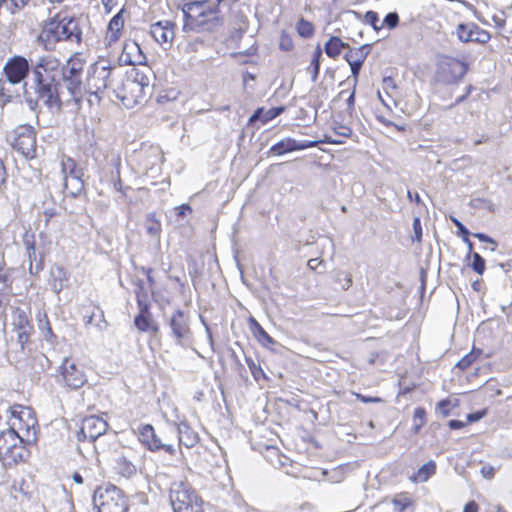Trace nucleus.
<instances>
[{"mask_svg": "<svg viewBox=\"0 0 512 512\" xmlns=\"http://www.w3.org/2000/svg\"><path fill=\"white\" fill-rule=\"evenodd\" d=\"M184 32L215 33L224 24L219 4L212 0H188L181 8Z\"/></svg>", "mask_w": 512, "mask_h": 512, "instance_id": "1", "label": "nucleus"}, {"mask_svg": "<svg viewBox=\"0 0 512 512\" xmlns=\"http://www.w3.org/2000/svg\"><path fill=\"white\" fill-rule=\"evenodd\" d=\"M30 441L14 430L0 432V462L5 467H13L29 460L31 452L28 448Z\"/></svg>", "mask_w": 512, "mask_h": 512, "instance_id": "2", "label": "nucleus"}, {"mask_svg": "<svg viewBox=\"0 0 512 512\" xmlns=\"http://www.w3.org/2000/svg\"><path fill=\"white\" fill-rule=\"evenodd\" d=\"M114 66L107 58L100 57L90 65L86 77V89L89 95L100 100L101 95L113 82Z\"/></svg>", "mask_w": 512, "mask_h": 512, "instance_id": "3", "label": "nucleus"}, {"mask_svg": "<svg viewBox=\"0 0 512 512\" xmlns=\"http://www.w3.org/2000/svg\"><path fill=\"white\" fill-rule=\"evenodd\" d=\"M170 503L174 512H204V501L187 482H178L170 490Z\"/></svg>", "mask_w": 512, "mask_h": 512, "instance_id": "4", "label": "nucleus"}, {"mask_svg": "<svg viewBox=\"0 0 512 512\" xmlns=\"http://www.w3.org/2000/svg\"><path fill=\"white\" fill-rule=\"evenodd\" d=\"M10 427L15 433L25 437L27 441L34 440L38 431V419L35 411L28 406L14 404L10 407Z\"/></svg>", "mask_w": 512, "mask_h": 512, "instance_id": "5", "label": "nucleus"}, {"mask_svg": "<svg viewBox=\"0 0 512 512\" xmlns=\"http://www.w3.org/2000/svg\"><path fill=\"white\" fill-rule=\"evenodd\" d=\"M97 512H128V499L122 490L114 485L99 487L94 494Z\"/></svg>", "mask_w": 512, "mask_h": 512, "instance_id": "6", "label": "nucleus"}, {"mask_svg": "<svg viewBox=\"0 0 512 512\" xmlns=\"http://www.w3.org/2000/svg\"><path fill=\"white\" fill-rule=\"evenodd\" d=\"M149 85V78L142 72L134 70L122 82L117 97L125 106H132L141 102Z\"/></svg>", "mask_w": 512, "mask_h": 512, "instance_id": "7", "label": "nucleus"}, {"mask_svg": "<svg viewBox=\"0 0 512 512\" xmlns=\"http://www.w3.org/2000/svg\"><path fill=\"white\" fill-rule=\"evenodd\" d=\"M61 170L64 174V191L71 197L85 193L84 169L70 156L61 159Z\"/></svg>", "mask_w": 512, "mask_h": 512, "instance_id": "8", "label": "nucleus"}, {"mask_svg": "<svg viewBox=\"0 0 512 512\" xmlns=\"http://www.w3.org/2000/svg\"><path fill=\"white\" fill-rule=\"evenodd\" d=\"M58 65V61L52 57H42L35 70L36 80H37V93L40 99L44 101V103L50 108H60L61 100L56 92V88L51 84L46 82L43 79L42 73L39 69L47 70L49 68L53 69Z\"/></svg>", "mask_w": 512, "mask_h": 512, "instance_id": "9", "label": "nucleus"}, {"mask_svg": "<svg viewBox=\"0 0 512 512\" xmlns=\"http://www.w3.org/2000/svg\"><path fill=\"white\" fill-rule=\"evenodd\" d=\"M468 64L456 57L442 55L436 63V76L445 84L458 83L467 73Z\"/></svg>", "mask_w": 512, "mask_h": 512, "instance_id": "10", "label": "nucleus"}, {"mask_svg": "<svg viewBox=\"0 0 512 512\" xmlns=\"http://www.w3.org/2000/svg\"><path fill=\"white\" fill-rule=\"evenodd\" d=\"M12 148L27 160L37 156L36 132L29 125L18 126L10 141Z\"/></svg>", "mask_w": 512, "mask_h": 512, "instance_id": "11", "label": "nucleus"}, {"mask_svg": "<svg viewBox=\"0 0 512 512\" xmlns=\"http://www.w3.org/2000/svg\"><path fill=\"white\" fill-rule=\"evenodd\" d=\"M56 23L59 24L60 32L65 38L66 43H75L80 45L83 42V27L81 25V15L74 12H56L54 15Z\"/></svg>", "mask_w": 512, "mask_h": 512, "instance_id": "12", "label": "nucleus"}, {"mask_svg": "<svg viewBox=\"0 0 512 512\" xmlns=\"http://www.w3.org/2000/svg\"><path fill=\"white\" fill-rule=\"evenodd\" d=\"M12 329L21 349L28 348L32 343V336L35 332L30 311L15 307L12 310Z\"/></svg>", "mask_w": 512, "mask_h": 512, "instance_id": "13", "label": "nucleus"}, {"mask_svg": "<svg viewBox=\"0 0 512 512\" xmlns=\"http://www.w3.org/2000/svg\"><path fill=\"white\" fill-rule=\"evenodd\" d=\"M36 42L43 50L48 52L55 51L59 43L65 42V38L60 32L59 24L56 23L54 16L42 22Z\"/></svg>", "mask_w": 512, "mask_h": 512, "instance_id": "14", "label": "nucleus"}, {"mask_svg": "<svg viewBox=\"0 0 512 512\" xmlns=\"http://www.w3.org/2000/svg\"><path fill=\"white\" fill-rule=\"evenodd\" d=\"M319 143H328V144H340L342 143L340 140L332 139L329 136H325L324 139L319 141H301L298 142L293 138H284L280 140L279 142L272 145L269 149V154L273 156H281L283 154L298 151V150H304L307 148L315 147Z\"/></svg>", "mask_w": 512, "mask_h": 512, "instance_id": "15", "label": "nucleus"}, {"mask_svg": "<svg viewBox=\"0 0 512 512\" xmlns=\"http://www.w3.org/2000/svg\"><path fill=\"white\" fill-rule=\"evenodd\" d=\"M138 439L140 443L149 451L157 452L164 450L170 455H174L176 450L171 444H163L157 436L154 427L151 424H143L138 428Z\"/></svg>", "mask_w": 512, "mask_h": 512, "instance_id": "16", "label": "nucleus"}, {"mask_svg": "<svg viewBox=\"0 0 512 512\" xmlns=\"http://www.w3.org/2000/svg\"><path fill=\"white\" fill-rule=\"evenodd\" d=\"M64 384L71 389L81 388L87 381L83 369L71 358H65L60 366Z\"/></svg>", "mask_w": 512, "mask_h": 512, "instance_id": "17", "label": "nucleus"}, {"mask_svg": "<svg viewBox=\"0 0 512 512\" xmlns=\"http://www.w3.org/2000/svg\"><path fill=\"white\" fill-rule=\"evenodd\" d=\"M107 428L108 423L103 418L94 415L85 417L78 433V440L95 441L107 431Z\"/></svg>", "mask_w": 512, "mask_h": 512, "instance_id": "18", "label": "nucleus"}, {"mask_svg": "<svg viewBox=\"0 0 512 512\" xmlns=\"http://www.w3.org/2000/svg\"><path fill=\"white\" fill-rule=\"evenodd\" d=\"M169 326L177 344L183 345L184 342L192 338L189 317L184 311L176 310L171 315Z\"/></svg>", "mask_w": 512, "mask_h": 512, "instance_id": "19", "label": "nucleus"}, {"mask_svg": "<svg viewBox=\"0 0 512 512\" xmlns=\"http://www.w3.org/2000/svg\"><path fill=\"white\" fill-rule=\"evenodd\" d=\"M456 35L461 42H474L486 44L491 39V34L475 23H461L456 27Z\"/></svg>", "mask_w": 512, "mask_h": 512, "instance_id": "20", "label": "nucleus"}, {"mask_svg": "<svg viewBox=\"0 0 512 512\" xmlns=\"http://www.w3.org/2000/svg\"><path fill=\"white\" fill-rule=\"evenodd\" d=\"M125 8H121L109 21L104 37L103 43L106 48L114 46L122 37L125 26Z\"/></svg>", "mask_w": 512, "mask_h": 512, "instance_id": "21", "label": "nucleus"}, {"mask_svg": "<svg viewBox=\"0 0 512 512\" xmlns=\"http://www.w3.org/2000/svg\"><path fill=\"white\" fill-rule=\"evenodd\" d=\"M3 70L10 83L18 84L28 75L29 63L22 56H14L6 62Z\"/></svg>", "mask_w": 512, "mask_h": 512, "instance_id": "22", "label": "nucleus"}, {"mask_svg": "<svg viewBox=\"0 0 512 512\" xmlns=\"http://www.w3.org/2000/svg\"><path fill=\"white\" fill-rule=\"evenodd\" d=\"M176 24L169 20L158 21L150 27L152 38L160 45H171L175 38Z\"/></svg>", "mask_w": 512, "mask_h": 512, "instance_id": "23", "label": "nucleus"}, {"mask_svg": "<svg viewBox=\"0 0 512 512\" xmlns=\"http://www.w3.org/2000/svg\"><path fill=\"white\" fill-rule=\"evenodd\" d=\"M150 308L151 304L138 307V314L134 318V325L141 333L158 334L160 327L154 319Z\"/></svg>", "mask_w": 512, "mask_h": 512, "instance_id": "24", "label": "nucleus"}, {"mask_svg": "<svg viewBox=\"0 0 512 512\" xmlns=\"http://www.w3.org/2000/svg\"><path fill=\"white\" fill-rule=\"evenodd\" d=\"M366 56L365 46L352 47L349 45V47L345 49L344 59L350 66L354 83L358 82V76Z\"/></svg>", "mask_w": 512, "mask_h": 512, "instance_id": "25", "label": "nucleus"}, {"mask_svg": "<svg viewBox=\"0 0 512 512\" xmlns=\"http://www.w3.org/2000/svg\"><path fill=\"white\" fill-rule=\"evenodd\" d=\"M121 58L127 65H143L146 63V55L140 48V45L134 40L125 41L122 49Z\"/></svg>", "mask_w": 512, "mask_h": 512, "instance_id": "26", "label": "nucleus"}, {"mask_svg": "<svg viewBox=\"0 0 512 512\" xmlns=\"http://www.w3.org/2000/svg\"><path fill=\"white\" fill-rule=\"evenodd\" d=\"M86 59L82 52H75L67 61L64 77L81 78Z\"/></svg>", "mask_w": 512, "mask_h": 512, "instance_id": "27", "label": "nucleus"}, {"mask_svg": "<svg viewBox=\"0 0 512 512\" xmlns=\"http://www.w3.org/2000/svg\"><path fill=\"white\" fill-rule=\"evenodd\" d=\"M349 47V43L344 42L338 36H330L324 43V52L332 60H337L343 51Z\"/></svg>", "mask_w": 512, "mask_h": 512, "instance_id": "28", "label": "nucleus"}, {"mask_svg": "<svg viewBox=\"0 0 512 512\" xmlns=\"http://www.w3.org/2000/svg\"><path fill=\"white\" fill-rule=\"evenodd\" d=\"M178 439L179 445H183L186 448H192L200 441L198 433L186 423H181L178 426Z\"/></svg>", "mask_w": 512, "mask_h": 512, "instance_id": "29", "label": "nucleus"}, {"mask_svg": "<svg viewBox=\"0 0 512 512\" xmlns=\"http://www.w3.org/2000/svg\"><path fill=\"white\" fill-rule=\"evenodd\" d=\"M322 56L323 50L318 44L310 56L308 65L305 67L306 74L310 76L313 82L317 81L319 77Z\"/></svg>", "mask_w": 512, "mask_h": 512, "instance_id": "30", "label": "nucleus"}, {"mask_svg": "<svg viewBox=\"0 0 512 512\" xmlns=\"http://www.w3.org/2000/svg\"><path fill=\"white\" fill-rule=\"evenodd\" d=\"M248 326L253 337L263 346H269L274 343L273 338L264 330L260 323L253 317L248 318Z\"/></svg>", "mask_w": 512, "mask_h": 512, "instance_id": "31", "label": "nucleus"}, {"mask_svg": "<svg viewBox=\"0 0 512 512\" xmlns=\"http://www.w3.org/2000/svg\"><path fill=\"white\" fill-rule=\"evenodd\" d=\"M284 111V106L273 107L269 110H265L263 107H260L256 109L255 112L252 114V116L249 119V122L253 123L257 120H261L263 124H266L269 121L275 119L280 114H282Z\"/></svg>", "mask_w": 512, "mask_h": 512, "instance_id": "32", "label": "nucleus"}, {"mask_svg": "<svg viewBox=\"0 0 512 512\" xmlns=\"http://www.w3.org/2000/svg\"><path fill=\"white\" fill-rule=\"evenodd\" d=\"M64 83L70 92L72 99L75 102H80L86 94H88L86 85L83 86L81 82V78H71L64 77Z\"/></svg>", "mask_w": 512, "mask_h": 512, "instance_id": "33", "label": "nucleus"}, {"mask_svg": "<svg viewBox=\"0 0 512 512\" xmlns=\"http://www.w3.org/2000/svg\"><path fill=\"white\" fill-rule=\"evenodd\" d=\"M342 86H347V88L342 89L339 93L337 98L339 100L344 99L346 101V110L348 112H353L355 107V89L357 83H354V79L352 82L346 80L345 82L341 83Z\"/></svg>", "mask_w": 512, "mask_h": 512, "instance_id": "34", "label": "nucleus"}, {"mask_svg": "<svg viewBox=\"0 0 512 512\" xmlns=\"http://www.w3.org/2000/svg\"><path fill=\"white\" fill-rule=\"evenodd\" d=\"M436 468L437 466L435 461L430 460L421 466L412 476H410V480L414 483L426 482L436 473Z\"/></svg>", "mask_w": 512, "mask_h": 512, "instance_id": "35", "label": "nucleus"}, {"mask_svg": "<svg viewBox=\"0 0 512 512\" xmlns=\"http://www.w3.org/2000/svg\"><path fill=\"white\" fill-rule=\"evenodd\" d=\"M76 1L77 0H41L43 4L49 5L47 8L49 13L58 8H61L59 12H74L75 9L79 10L80 7L76 4Z\"/></svg>", "mask_w": 512, "mask_h": 512, "instance_id": "36", "label": "nucleus"}, {"mask_svg": "<svg viewBox=\"0 0 512 512\" xmlns=\"http://www.w3.org/2000/svg\"><path fill=\"white\" fill-rule=\"evenodd\" d=\"M52 277V287L57 292H60L69 281V273L67 269L64 268L63 266H56L52 270Z\"/></svg>", "mask_w": 512, "mask_h": 512, "instance_id": "37", "label": "nucleus"}, {"mask_svg": "<svg viewBox=\"0 0 512 512\" xmlns=\"http://www.w3.org/2000/svg\"><path fill=\"white\" fill-rule=\"evenodd\" d=\"M115 469L119 475L126 478L135 475L137 471L136 465L125 456H121L116 460Z\"/></svg>", "mask_w": 512, "mask_h": 512, "instance_id": "38", "label": "nucleus"}, {"mask_svg": "<svg viewBox=\"0 0 512 512\" xmlns=\"http://www.w3.org/2000/svg\"><path fill=\"white\" fill-rule=\"evenodd\" d=\"M296 32L301 38L310 39L315 34V25L301 17L296 23Z\"/></svg>", "mask_w": 512, "mask_h": 512, "instance_id": "39", "label": "nucleus"}, {"mask_svg": "<svg viewBox=\"0 0 512 512\" xmlns=\"http://www.w3.org/2000/svg\"><path fill=\"white\" fill-rule=\"evenodd\" d=\"M412 422H413L412 431L414 434H418L420 432V430L422 429V427L427 422V412L424 407L415 408V410L413 412Z\"/></svg>", "mask_w": 512, "mask_h": 512, "instance_id": "40", "label": "nucleus"}, {"mask_svg": "<svg viewBox=\"0 0 512 512\" xmlns=\"http://www.w3.org/2000/svg\"><path fill=\"white\" fill-rule=\"evenodd\" d=\"M391 503L397 512H403L413 504V501L408 492H401L392 498Z\"/></svg>", "mask_w": 512, "mask_h": 512, "instance_id": "41", "label": "nucleus"}, {"mask_svg": "<svg viewBox=\"0 0 512 512\" xmlns=\"http://www.w3.org/2000/svg\"><path fill=\"white\" fill-rule=\"evenodd\" d=\"M482 354L481 349H476L475 347L472 350L463 356L456 364V367L462 371L467 370Z\"/></svg>", "mask_w": 512, "mask_h": 512, "instance_id": "42", "label": "nucleus"}, {"mask_svg": "<svg viewBox=\"0 0 512 512\" xmlns=\"http://www.w3.org/2000/svg\"><path fill=\"white\" fill-rule=\"evenodd\" d=\"M245 361L255 381L267 380V376L259 363H256L251 357H246Z\"/></svg>", "mask_w": 512, "mask_h": 512, "instance_id": "43", "label": "nucleus"}, {"mask_svg": "<svg viewBox=\"0 0 512 512\" xmlns=\"http://www.w3.org/2000/svg\"><path fill=\"white\" fill-rule=\"evenodd\" d=\"M134 292H135L137 307L150 305L149 292L142 281H139L136 284V288H135Z\"/></svg>", "mask_w": 512, "mask_h": 512, "instance_id": "44", "label": "nucleus"}, {"mask_svg": "<svg viewBox=\"0 0 512 512\" xmlns=\"http://www.w3.org/2000/svg\"><path fill=\"white\" fill-rule=\"evenodd\" d=\"M39 329L41 330L44 338L47 341H53L56 336L53 333L51 323L49 321L48 315L43 313V318H39Z\"/></svg>", "mask_w": 512, "mask_h": 512, "instance_id": "45", "label": "nucleus"}, {"mask_svg": "<svg viewBox=\"0 0 512 512\" xmlns=\"http://www.w3.org/2000/svg\"><path fill=\"white\" fill-rule=\"evenodd\" d=\"M467 259H471L470 267L471 269L477 273L478 275H483L486 269V261L485 259L477 252L472 254Z\"/></svg>", "mask_w": 512, "mask_h": 512, "instance_id": "46", "label": "nucleus"}, {"mask_svg": "<svg viewBox=\"0 0 512 512\" xmlns=\"http://www.w3.org/2000/svg\"><path fill=\"white\" fill-rule=\"evenodd\" d=\"M295 44L292 36L286 31L282 30L279 37V49L284 52H291L294 50Z\"/></svg>", "mask_w": 512, "mask_h": 512, "instance_id": "47", "label": "nucleus"}, {"mask_svg": "<svg viewBox=\"0 0 512 512\" xmlns=\"http://www.w3.org/2000/svg\"><path fill=\"white\" fill-rule=\"evenodd\" d=\"M146 231L151 236H159L161 232V222L156 218L155 214L147 216Z\"/></svg>", "mask_w": 512, "mask_h": 512, "instance_id": "48", "label": "nucleus"}, {"mask_svg": "<svg viewBox=\"0 0 512 512\" xmlns=\"http://www.w3.org/2000/svg\"><path fill=\"white\" fill-rule=\"evenodd\" d=\"M335 281L343 290H348L353 284L352 274L350 272H339Z\"/></svg>", "mask_w": 512, "mask_h": 512, "instance_id": "49", "label": "nucleus"}, {"mask_svg": "<svg viewBox=\"0 0 512 512\" xmlns=\"http://www.w3.org/2000/svg\"><path fill=\"white\" fill-rule=\"evenodd\" d=\"M399 24V15L396 12H390L388 13L383 20L382 27H385L387 29H394Z\"/></svg>", "mask_w": 512, "mask_h": 512, "instance_id": "50", "label": "nucleus"}, {"mask_svg": "<svg viewBox=\"0 0 512 512\" xmlns=\"http://www.w3.org/2000/svg\"><path fill=\"white\" fill-rule=\"evenodd\" d=\"M24 245L27 250L28 257L31 259L32 257L35 258L36 255V243H35V236L34 234L25 235L24 238Z\"/></svg>", "mask_w": 512, "mask_h": 512, "instance_id": "51", "label": "nucleus"}, {"mask_svg": "<svg viewBox=\"0 0 512 512\" xmlns=\"http://www.w3.org/2000/svg\"><path fill=\"white\" fill-rule=\"evenodd\" d=\"M450 220L456 226L457 234L462 238V240L468 241V237H470L469 230L456 217L451 216Z\"/></svg>", "mask_w": 512, "mask_h": 512, "instance_id": "52", "label": "nucleus"}, {"mask_svg": "<svg viewBox=\"0 0 512 512\" xmlns=\"http://www.w3.org/2000/svg\"><path fill=\"white\" fill-rule=\"evenodd\" d=\"M473 236L475 238H477L480 242L489 244L490 250L492 252L497 250V247H498L497 241L495 239H493L492 237L488 236L487 234L477 232V233H474Z\"/></svg>", "mask_w": 512, "mask_h": 512, "instance_id": "53", "label": "nucleus"}, {"mask_svg": "<svg viewBox=\"0 0 512 512\" xmlns=\"http://www.w3.org/2000/svg\"><path fill=\"white\" fill-rule=\"evenodd\" d=\"M30 0H8V11L15 14L22 10Z\"/></svg>", "mask_w": 512, "mask_h": 512, "instance_id": "54", "label": "nucleus"}, {"mask_svg": "<svg viewBox=\"0 0 512 512\" xmlns=\"http://www.w3.org/2000/svg\"><path fill=\"white\" fill-rule=\"evenodd\" d=\"M8 172L4 161L0 158V193H4L7 188Z\"/></svg>", "mask_w": 512, "mask_h": 512, "instance_id": "55", "label": "nucleus"}, {"mask_svg": "<svg viewBox=\"0 0 512 512\" xmlns=\"http://www.w3.org/2000/svg\"><path fill=\"white\" fill-rule=\"evenodd\" d=\"M413 241L421 242L422 240V225L419 217H415L413 220Z\"/></svg>", "mask_w": 512, "mask_h": 512, "instance_id": "56", "label": "nucleus"}, {"mask_svg": "<svg viewBox=\"0 0 512 512\" xmlns=\"http://www.w3.org/2000/svg\"><path fill=\"white\" fill-rule=\"evenodd\" d=\"M450 406H451V401L448 398L442 399V400H440L437 403V409L440 411V413L444 417L449 416V414H450Z\"/></svg>", "mask_w": 512, "mask_h": 512, "instance_id": "57", "label": "nucleus"}, {"mask_svg": "<svg viewBox=\"0 0 512 512\" xmlns=\"http://www.w3.org/2000/svg\"><path fill=\"white\" fill-rule=\"evenodd\" d=\"M365 19L369 24H371L374 27V29L379 30L382 28V26H378L379 17L375 11L366 12Z\"/></svg>", "mask_w": 512, "mask_h": 512, "instance_id": "58", "label": "nucleus"}, {"mask_svg": "<svg viewBox=\"0 0 512 512\" xmlns=\"http://www.w3.org/2000/svg\"><path fill=\"white\" fill-rule=\"evenodd\" d=\"M492 21L494 22V25L498 29H503L506 25V16L503 11L500 13L494 14L492 16Z\"/></svg>", "mask_w": 512, "mask_h": 512, "instance_id": "59", "label": "nucleus"}, {"mask_svg": "<svg viewBox=\"0 0 512 512\" xmlns=\"http://www.w3.org/2000/svg\"><path fill=\"white\" fill-rule=\"evenodd\" d=\"M488 413V410L486 408L480 410V411H476L474 413H470L467 415V421L469 423H474V422H477L479 420H481L483 417H485Z\"/></svg>", "mask_w": 512, "mask_h": 512, "instance_id": "60", "label": "nucleus"}, {"mask_svg": "<svg viewBox=\"0 0 512 512\" xmlns=\"http://www.w3.org/2000/svg\"><path fill=\"white\" fill-rule=\"evenodd\" d=\"M353 395L363 403H380L382 399L380 397L366 396L360 393L353 392Z\"/></svg>", "mask_w": 512, "mask_h": 512, "instance_id": "61", "label": "nucleus"}, {"mask_svg": "<svg viewBox=\"0 0 512 512\" xmlns=\"http://www.w3.org/2000/svg\"><path fill=\"white\" fill-rule=\"evenodd\" d=\"M120 166H121V158L120 156H117L116 157V169H117V179L114 183V187L117 191L121 192V193H124L123 192V187H122V180H121V177H120Z\"/></svg>", "mask_w": 512, "mask_h": 512, "instance_id": "62", "label": "nucleus"}, {"mask_svg": "<svg viewBox=\"0 0 512 512\" xmlns=\"http://www.w3.org/2000/svg\"><path fill=\"white\" fill-rule=\"evenodd\" d=\"M481 473L485 478L491 479L495 475V469L491 465H485L481 468Z\"/></svg>", "mask_w": 512, "mask_h": 512, "instance_id": "63", "label": "nucleus"}, {"mask_svg": "<svg viewBox=\"0 0 512 512\" xmlns=\"http://www.w3.org/2000/svg\"><path fill=\"white\" fill-rule=\"evenodd\" d=\"M463 512H479V505L476 501L471 500L465 504Z\"/></svg>", "mask_w": 512, "mask_h": 512, "instance_id": "64", "label": "nucleus"}]
</instances>
